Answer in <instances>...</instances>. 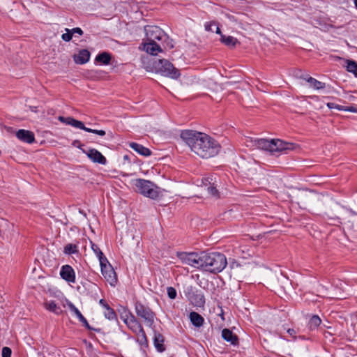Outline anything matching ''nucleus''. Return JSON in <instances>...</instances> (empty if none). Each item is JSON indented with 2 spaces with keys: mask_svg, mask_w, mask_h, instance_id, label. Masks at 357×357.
<instances>
[{
  "mask_svg": "<svg viewBox=\"0 0 357 357\" xmlns=\"http://www.w3.org/2000/svg\"><path fill=\"white\" fill-rule=\"evenodd\" d=\"M181 138L192 152L203 158L213 157L220 150V144L206 133L185 130L181 132Z\"/></svg>",
  "mask_w": 357,
  "mask_h": 357,
  "instance_id": "f257e3e1",
  "label": "nucleus"
},
{
  "mask_svg": "<svg viewBox=\"0 0 357 357\" xmlns=\"http://www.w3.org/2000/svg\"><path fill=\"white\" fill-rule=\"evenodd\" d=\"M247 146L255 147L262 150L268 151L272 153H283L289 150H293L295 145L280 139H250L245 142Z\"/></svg>",
  "mask_w": 357,
  "mask_h": 357,
  "instance_id": "f03ea898",
  "label": "nucleus"
},
{
  "mask_svg": "<svg viewBox=\"0 0 357 357\" xmlns=\"http://www.w3.org/2000/svg\"><path fill=\"white\" fill-rule=\"evenodd\" d=\"M202 269L211 273H219L227 266L226 257L221 253H205L203 252Z\"/></svg>",
  "mask_w": 357,
  "mask_h": 357,
  "instance_id": "7ed1b4c3",
  "label": "nucleus"
},
{
  "mask_svg": "<svg viewBox=\"0 0 357 357\" xmlns=\"http://www.w3.org/2000/svg\"><path fill=\"white\" fill-rule=\"evenodd\" d=\"M133 184L137 191L146 197L155 199L162 195L160 188L150 181L137 178L133 181Z\"/></svg>",
  "mask_w": 357,
  "mask_h": 357,
  "instance_id": "20e7f679",
  "label": "nucleus"
},
{
  "mask_svg": "<svg viewBox=\"0 0 357 357\" xmlns=\"http://www.w3.org/2000/svg\"><path fill=\"white\" fill-rule=\"evenodd\" d=\"M155 68L158 73L162 76L168 77L172 79H177L181 74L179 70L174 68L172 63L166 59H160L155 62Z\"/></svg>",
  "mask_w": 357,
  "mask_h": 357,
  "instance_id": "39448f33",
  "label": "nucleus"
},
{
  "mask_svg": "<svg viewBox=\"0 0 357 357\" xmlns=\"http://www.w3.org/2000/svg\"><path fill=\"white\" fill-rule=\"evenodd\" d=\"M177 257L183 264L196 268L202 269L203 252L200 254L196 252H179L177 253Z\"/></svg>",
  "mask_w": 357,
  "mask_h": 357,
  "instance_id": "423d86ee",
  "label": "nucleus"
},
{
  "mask_svg": "<svg viewBox=\"0 0 357 357\" xmlns=\"http://www.w3.org/2000/svg\"><path fill=\"white\" fill-rule=\"evenodd\" d=\"M135 312L138 317L144 320L145 324L150 328H152L154 324L155 314L152 310L141 303H137L135 305Z\"/></svg>",
  "mask_w": 357,
  "mask_h": 357,
  "instance_id": "0eeeda50",
  "label": "nucleus"
},
{
  "mask_svg": "<svg viewBox=\"0 0 357 357\" xmlns=\"http://www.w3.org/2000/svg\"><path fill=\"white\" fill-rule=\"evenodd\" d=\"M100 266L102 275H103L105 280L109 282L111 286H115L117 282L116 274L109 261Z\"/></svg>",
  "mask_w": 357,
  "mask_h": 357,
  "instance_id": "6e6552de",
  "label": "nucleus"
},
{
  "mask_svg": "<svg viewBox=\"0 0 357 357\" xmlns=\"http://www.w3.org/2000/svg\"><path fill=\"white\" fill-rule=\"evenodd\" d=\"M144 31L147 40H161L166 36L164 31L157 26H146Z\"/></svg>",
  "mask_w": 357,
  "mask_h": 357,
  "instance_id": "1a4fd4ad",
  "label": "nucleus"
},
{
  "mask_svg": "<svg viewBox=\"0 0 357 357\" xmlns=\"http://www.w3.org/2000/svg\"><path fill=\"white\" fill-rule=\"evenodd\" d=\"M215 178L208 177L202 180L201 187L208 192L211 196H218V192L217 190L218 183Z\"/></svg>",
  "mask_w": 357,
  "mask_h": 357,
  "instance_id": "9d476101",
  "label": "nucleus"
},
{
  "mask_svg": "<svg viewBox=\"0 0 357 357\" xmlns=\"http://www.w3.org/2000/svg\"><path fill=\"white\" fill-rule=\"evenodd\" d=\"M83 152L93 162L101 165H105L107 162L106 158L102 154L95 149H91L88 151L83 150Z\"/></svg>",
  "mask_w": 357,
  "mask_h": 357,
  "instance_id": "9b49d317",
  "label": "nucleus"
},
{
  "mask_svg": "<svg viewBox=\"0 0 357 357\" xmlns=\"http://www.w3.org/2000/svg\"><path fill=\"white\" fill-rule=\"evenodd\" d=\"M60 275L62 279L68 282H75V273L73 268L69 265H64L61 267Z\"/></svg>",
  "mask_w": 357,
  "mask_h": 357,
  "instance_id": "f8f14e48",
  "label": "nucleus"
},
{
  "mask_svg": "<svg viewBox=\"0 0 357 357\" xmlns=\"http://www.w3.org/2000/svg\"><path fill=\"white\" fill-rule=\"evenodd\" d=\"M143 50L151 55H157L158 52H162L161 47L155 43V40H148L144 44Z\"/></svg>",
  "mask_w": 357,
  "mask_h": 357,
  "instance_id": "ddd939ff",
  "label": "nucleus"
},
{
  "mask_svg": "<svg viewBox=\"0 0 357 357\" xmlns=\"http://www.w3.org/2000/svg\"><path fill=\"white\" fill-rule=\"evenodd\" d=\"M16 136L19 139L29 144L33 142L35 140L34 134L29 130L23 129L19 130L16 132Z\"/></svg>",
  "mask_w": 357,
  "mask_h": 357,
  "instance_id": "4468645a",
  "label": "nucleus"
},
{
  "mask_svg": "<svg viewBox=\"0 0 357 357\" xmlns=\"http://www.w3.org/2000/svg\"><path fill=\"white\" fill-rule=\"evenodd\" d=\"M90 52L87 50H80L77 54L74 55V61L76 63L84 64L89 61Z\"/></svg>",
  "mask_w": 357,
  "mask_h": 357,
  "instance_id": "2eb2a0df",
  "label": "nucleus"
},
{
  "mask_svg": "<svg viewBox=\"0 0 357 357\" xmlns=\"http://www.w3.org/2000/svg\"><path fill=\"white\" fill-rule=\"evenodd\" d=\"M189 300L195 306L202 307L205 303L204 296L202 292H196L189 296Z\"/></svg>",
  "mask_w": 357,
  "mask_h": 357,
  "instance_id": "dca6fc26",
  "label": "nucleus"
},
{
  "mask_svg": "<svg viewBox=\"0 0 357 357\" xmlns=\"http://www.w3.org/2000/svg\"><path fill=\"white\" fill-rule=\"evenodd\" d=\"M58 119L65 123V124H67V125H70L75 128H79V129H82L83 130V128L84 126V123L80 121H78V120H76L75 119H73V117H63V116H59L58 118Z\"/></svg>",
  "mask_w": 357,
  "mask_h": 357,
  "instance_id": "f3484780",
  "label": "nucleus"
},
{
  "mask_svg": "<svg viewBox=\"0 0 357 357\" xmlns=\"http://www.w3.org/2000/svg\"><path fill=\"white\" fill-rule=\"evenodd\" d=\"M222 337L225 340L231 342V344H232L234 345L236 344L238 342L237 336L236 335H234L232 333V331H231L230 330H229L227 328L222 330Z\"/></svg>",
  "mask_w": 357,
  "mask_h": 357,
  "instance_id": "a211bd4d",
  "label": "nucleus"
},
{
  "mask_svg": "<svg viewBox=\"0 0 357 357\" xmlns=\"http://www.w3.org/2000/svg\"><path fill=\"white\" fill-rule=\"evenodd\" d=\"M130 147L136 152H137L138 153H139L140 155L144 156H149L151 153V151L148 148H146L142 145L135 142L130 143Z\"/></svg>",
  "mask_w": 357,
  "mask_h": 357,
  "instance_id": "6ab92c4d",
  "label": "nucleus"
},
{
  "mask_svg": "<svg viewBox=\"0 0 357 357\" xmlns=\"http://www.w3.org/2000/svg\"><path fill=\"white\" fill-rule=\"evenodd\" d=\"M44 305L47 310L52 312L56 315H59L63 313L61 308L58 306L54 301H47L45 303Z\"/></svg>",
  "mask_w": 357,
  "mask_h": 357,
  "instance_id": "aec40b11",
  "label": "nucleus"
},
{
  "mask_svg": "<svg viewBox=\"0 0 357 357\" xmlns=\"http://www.w3.org/2000/svg\"><path fill=\"white\" fill-rule=\"evenodd\" d=\"M189 318L192 324L196 327H200L203 325L204 319L197 312H192L190 313Z\"/></svg>",
  "mask_w": 357,
  "mask_h": 357,
  "instance_id": "412c9836",
  "label": "nucleus"
},
{
  "mask_svg": "<svg viewBox=\"0 0 357 357\" xmlns=\"http://www.w3.org/2000/svg\"><path fill=\"white\" fill-rule=\"evenodd\" d=\"M130 319L128 322L126 324L128 327L132 330L134 333H137L139 331L143 329L141 324L137 320L135 317H130Z\"/></svg>",
  "mask_w": 357,
  "mask_h": 357,
  "instance_id": "4be33fe9",
  "label": "nucleus"
},
{
  "mask_svg": "<svg viewBox=\"0 0 357 357\" xmlns=\"http://www.w3.org/2000/svg\"><path fill=\"white\" fill-rule=\"evenodd\" d=\"M111 59L112 57L110 54L104 52L96 56V61L104 65H108L110 63Z\"/></svg>",
  "mask_w": 357,
  "mask_h": 357,
  "instance_id": "5701e85b",
  "label": "nucleus"
},
{
  "mask_svg": "<svg viewBox=\"0 0 357 357\" xmlns=\"http://www.w3.org/2000/svg\"><path fill=\"white\" fill-rule=\"evenodd\" d=\"M220 40L229 47H234L237 43V39L231 36H225V35H221Z\"/></svg>",
  "mask_w": 357,
  "mask_h": 357,
  "instance_id": "b1692460",
  "label": "nucleus"
},
{
  "mask_svg": "<svg viewBox=\"0 0 357 357\" xmlns=\"http://www.w3.org/2000/svg\"><path fill=\"white\" fill-rule=\"evenodd\" d=\"M305 80L310 84V86L314 89H321L325 87V84L321 82L313 77H308Z\"/></svg>",
  "mask_w": 357,
  "mask_h": 357,
  "instance_id": "393cba45",
  "label": "nucleus"
},
{
  "mask_svg": "<svg viewBox=\"0 0 357 357\" xmlns=\"http://www.w3.org/2000/svg\"><path fill=\"white\" fill-rule=\"evenodd\" d=\"M347 70L349 73H351L354 75L356 77H357V62L352 60H347Z\"/></svg>",
  "mask_w": 357,
  "mask_h": 357,
  "instance_id": "a878e982",
  "label": "nucleus"
},
{
  "mask_svg": "<svg viewBox=\"0 0 357 357\" xmlns=\"http://www.w3.org/2000/svg\"><path fill=\"white\" fill-rule=\"evenodd\" d=\"M321 324V319L317 315H313L309 321V327L311 330L316 329Z\"/></svg>",
  "mask_w": 357,
  "mask_h": 357,
  "instance_id": "bb28decb",
  "label": "nucleus"
},
{
  "mask_svg": "<svg viewBox=\"0 0 357 357\" xmlns=\"http://www.w3.org/2000/svg\"><path fill=\"white\" fill-rule=\"evenodd\" d=\"M163 342L162 336L160 334L155 335L154 338V344L158 351L162 352L165 350L162 342Z\"/></svg>",
  "mask_w": 357,
  "mask_h": 357,
  "instance_id": "cd10ccee",
  "label": "nucleus"
},
{
  "mask_svg": "<svg viewBox=\"0 0 357 357\" xmlns=\"http://www.w3.org/2000/svg\"><path fill=\"white\" fill-rule=\"evenodd\" d=\"M63 252L66 255H71L78 252L77 246L75 244L69 243L64 247Z\"/></svg>",
  "mask_w": 357,
  "mask_h": 357,
  "instance_id": "c85d7f7f",
  "label": "nucleus"
},
{
  "mask_svg": "<svg viewBox=\"0 0 357 357\" xmlns=\"http://www.w3.org/2000/svg\"><path fill=\"white\" fill-rule=\"evenodd\" d=\"M130 317H134V315L126 308H123L120 313V317L126 324L131 319Z\"/></svg>",
  "mask_w": 357,
  "mask_h": 357,
  "instance_id": "c756f323",
  "label": "nucleus"
},
{
  "mask_svg": "<svg viewBox=\"0 0 357 357\" xmlns=\"http://www.w3.org/2000/svg\"><path fill=\"white\" fill-rule=\"evenodd\" d=\"M105 311L104 312L105 317L109 319L113 320L116 319V314L113 309H112L109 306H107V307H105Z\"/></svg>",
  "mask_w": 357,
  "mask_h": 357,
  "instance_id": "7c9ffc66",
  "label": "nucleus"
},
{
  "mask_svg": "<svg viewBox=\"0 0 357 357\" xmlns=\"http://www.w3.org/2000/svg\"><path fill=\"white\" fill-rule=\"evenodd\" d=\"M136 334L137 335V341L139 344H144L147 343V338L144 329H142V331H139Z\"/></svg>",
  "mask_w": 357,
  "mask_h": 357,
  "instance_id": "2f4dec72",
  "label": "nucleus"
},
{
  "mask_svg": "<svg viewBox=\"0 0 357 357\" xmlns=\"http://www.w3.org/2000/svg\"><path fill=\"white\" fill-rule=\"evenodd\" d=\"M327 107L330 109H338V110H346V111H350V112H355L356 110L355 109H353L351 108H348V109H344L343 107L339 105H337L334 102H328L327 103Z\"/></svg>",
  "mask_w": 357,
  "mask_h": 357,
  "instance_id": "473e14b6",
  "label": "nucleus"
},
{
  "mask_svg": "<svg viewBox=\"0 0 357 357\" xmlns=\"http://www.w3.org/2000/svg\"><path fill=\"white\" fill-rule=\"evenodd\" d=\"M65 30L66 33L62 34L61 38L64 41L68 42L72 39L73 35L70 29L66 28Z\"/></svg>",
  "mask_w": 357,
  "mask_h": 357,
  "instance_id": "72a5a7b5",
  "label": "nucleus"
},
{
  "mask_svg": "<svg viewBox=\"0 0 357 357\" xmlns=\"http://www.w3.org/2000/svg\"><path fill=\"white\" fill-rule=\"evenodd\" d=\"M83 130L86 132H89L97 134L100 136H104L105 135V132L102 130L91 129V128H86L85 126H84Z\"/></svg>",
  "mask_w": 357,
  "mask_h": 357,
  "instance_id": "f704fd0d",
  "label": "nucleus"
},
{
  "mask_svg": "<svg viewBox=\"0 0 357 357\" xmlns=\"http://www.w3.org/2000/svg\"><path fill=\"white\" fill-rule=\"evenodd\" d=\"M95 255L98 258L100 265L105 264V263H107L108 260L105 257L104 254L102 253V252L101 250L98 251V252Z\"/></svg>",
  "mask_w": 357,
  "mask_h": 357,
  "instance_id": "c9c22d12",
  "label": "nucleus"
},
{
  "mask_svg": "<svg viewBox=\"0 0 357 357\" xmlns=\"http://www.w3.org/2000/svg\"><path fill=\"white\" fill-rule=\"evenodd\" d=\"M167 295L169 298H171V299L176 298L177 293H176V290L175 289V288L169 287L167 288Z\"/></svg>",
  "mask_w": 357,
  "mask_h": 357,
  "instance_id": "e433bc0d",
  "label": "nucleus"
},
{
  "mask_svg": "<svg viewBox=\"0 0 357 357\" xmlns=\"http://www.w3.org/2000/svg\"><path fill=\"white\" fill-rule=\"evenodd\" d=\"M11 349L9 347H5L2 349V357H11Z\"/></svg>",
  "mask_w": 357,
  "mask_h": 357,
  "instance_id": "4c0bfd02",
  "label": "nucleus"
},
{
  "mask_svg": "<svg viewBox=\"0 0 357 357\" xmlns=\"http://www.w3.org/2000/svg\"><path fill=\"white\" fill-rule=\"evenodd\" d=\"M67 305L72 312L77 313L79 310L70 301H67Z\"/></svg>",
  "mask_w": 357,
  "mask_h": 357,
  "instance_id": "58836bf2",
  "label": "nucleus"
},
{
  "mask_svg": "<svg viewBox=\"0 0 357 357\" xmlns=\"http://www.w3.org/2000/svg\"><path fill=\"white\" fill-rule=\"evenodd\" d=\"M216 26L215 22H207L205 24V29L208 31H213L212 26Z\"/></svg>",
  "mask_w": 357,
  "mask_h": 357,
  "instance_id": "ea45409f",
  "label": "nucleus"
},
{
  "mask_svg": "<svg viewBox=\"0 0 357 357\" xmlns=\"http://www.w3.org/2000/svg\"><path fill=\"white\" fill-rule=\"evenodd\" d=\"M70 30H71V32L73 33V35L75 33H77L80 36L83 34V31L79 27L73 28V29H70Z\"/></svg>",
  "mask_w": 357,
  "mask_h": 357,
  "instance_id": "a19ab883",
  "label": "nucleus"
},
{
  "mask_svg": "<svg viewBox=\"0 0 357 357\" xmlns=\"http://www.w3.org/2000/svg\"><path fill=\"white\" fill-rule=\"evenodd\" d=\"M90 244H91V248L95 254H96L98 252V251L100 250V249L98 248V246L97 245H96L95 243H93L92 241H90Z\"/></svg>",
  "mask_w": 357,
  "mask_h": 357,
  "instance_id": "79ce46f5",
  "label": "nucleus"
},
{
  "mask_svg": "<svg viewBox=\"0 0 357 357\" xmlns=\"http://www.w3.org/2000/svg\"><path fill=\"white\" fill-rule=\"evenodd\" d=\"M287 333L288 334L291 336L292 337L295 338L296 337V331L293 329V328H289L287 329Z\"/></svg>",
  "mask_w": 357,
  "mask_h": 357,
  "instance_id": "37998d69",
  "label": "nucleus"
},
{
  "mask_svg": "<svg viewBox=\"0 0 357 357\" xmlns=\"http://www.w3.org/2000/svg\"><path fill=\"white\" fill-rule=\"evenodd\" d=\"M87 328L89 329H91V328L90 327L87 320L85 319V317H84L82 319H81L79 320Z\"/></svg>",
  "mask_w": 357,
  "mask_h": 357,
  "instance_id": "c03bdc74",
  "label": "nucleus"
},
{
  "mask_svg": "<svg viewBox=\"0 0 357 357\" xmlns=\"http://www.w3.org/2000/svg\"><path fill=\"white\" fill-rule=\"evenodd\" d=\"M99 303L104 307H107V306H109V305L105 302V300L103 299H100V301H99Z\"/></svg>",
  "mask_w": 357,
  "mask_h": 357,
  "instance_id": "a18cd8bd",
  "label": "nucleus"
},
{
  "mask_svg": "<svg viewBox=\"0 0 357 357\" xmlns=\"http://www.w3.org/2000/svg\"><path fill=\"white\" fill-rule=\"evenodd\" d=\"M73 145L74 146H76V147L79 148V149H81V146H82V144H81L80 142H79V141H77V140L74 141V142H73Z\"/></svg>",
  "mask_w": 357,
  "mask_h": 357,
  "instance_id": "49530a36",
  "label": "nucleus"
},
{
  "mask_svg": "<svg viewBox=\"0 0 357 357\" xmlns=\"http://www.w3.org/2000/svg\"><path fill=\"white\" fill-rule=\"evenodd\" d=\"M77 317L78 318L79 320H80L81 319H82L84 317V316L82 314V313L80 312V311H77V313L75 314Z\"/></svg>",
  "mask_w": 357,
  "mask_h": 357,
  "instance_id": "de8ad7c7",
  "label": "nucleus"
},
{
  "mask_svg": "<svg viewBox=\"0 0 357 357\" xmlns=\"http://www.w3.org/2000/svg\"><path fill=\"white\" fill-rule=\"evenodd\" d=\"M215 26V33H218V34H220V36L222 35L221 33L220 29L217 25Z\"/></svg>",
  "mask_w": 357,
  "mask_h": 357,
  "instance_id": "09e8293b",
  "label": "nucleus"
},
{
  "mask_svg": "<svg viewBox=\"0 0 357 357\" xmlns=\"http://www.w3.org/2000/svg\"><path fill=\"white\" fill-rule=\"evenodd\" d=\"M231 266L232 268H234V266H236L237 268V267L239 266V265L237 263L234 262V263L231 264Z\"/></svg>",
  "mask_w": 357,
  "mask_h": 357,
  "instance_id": "8fccbe9b",
  "label": "nucleus"
},
{
  "mask_svg": "<svg viewBox=\"0 0 357 357\" xmlns=\"http://www.w3.org/2000/svg\"><path fill=\"white\" fill-rule=\"evenodd\" d=\"M30 109L33 112H36L37 110H36V107H30Z\"/></svg>",
  "mask_w": 357,
  "mask_h": 357,
  "instance_id": "3c124183",
  "label": "nucleus"
},
{
  "mask_svg": "<svg viewBox=\"0 0 357 357\" xmlns=\"http://www.w3.org/2000/svg\"><path fill=\"white\" fill-rule=\"evenodd\" d=\"M280 282H281V283H282V284H284V282H287V279H285V278H282V279H281V281H280Z\"/></svg>",
  "mask_w": 357,
  "mask_h": 357,
  "instance_id": "603ef678",
  "label": "nucleus"
},
{
  "mask_svg": "<svg viewBox=\"0 0 357 357\" xmlns=\"http://www.w3.org/2000/svg\"><path fill=\"white\" fill-rule=\"evenodd\" d=\"M354 4L356 8H357V0H354Z\"/></svg>",
  "mask_w": 357,
  "mask_h": 357,
  "instance_id": "864d4df0",
  "label": "nucleus"
},
{
  "mask_svg": "<svg viewBox=\"0 0 357 357\" xmlns=\"http://www.w3.org/2000/svg\"><path fill=\"white\" fill-rule=\"evenodd\" d=\"M325 327H326L327 328H329L330 327L328 326H326V325H324Z\"/></svg>",
  "mask_w": 357,
  "mask_h": 357,
  "instance_id": "5fc2aeb1",
  "label": "nucleus"
},
{
  "mask_svg": "<svg viewBox=\"0 0 357 357\" xmlns=\"http://www.w3.org/2000/svg\"><path fill=\"white\" fill-rule=\"evenodd\" d=\"M1 155V151H0V155Z\"/></svg>",
  "mask_w": 357,
  "mask_h": 357,
  "instance_id": "6e6d98bb",
  "label": "nucleus"
}]
</instances>
